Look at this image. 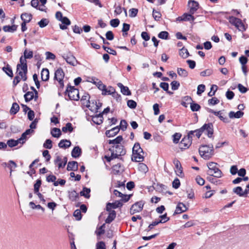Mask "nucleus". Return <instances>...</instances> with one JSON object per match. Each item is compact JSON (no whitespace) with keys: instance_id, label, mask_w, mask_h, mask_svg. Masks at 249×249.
<instances>
[{"instance_id":"nucleus-1","label":"nucleus","mask_w":249,"mask_h":249,"mask_svg":"<svg viewBox=\"0 0 249 249\" xmlns=\"http://www.w3.org/2000/svg\"><path fill=\"white\" fill-rule=\"evenodd\" d=\"M203 132H206L207 136L209 138H211L213 133V124L212 123L205 124L199 129L194 131H190L188 134L189 137L192 139L193 135H194V133H195V135L199 138Z\"/></svg>"},{"instance_id":"nucleus-2","label":"nucleus","mask_w":249,"mask_h":249,"mask_svg":"<svg viewBox=\"0 0 249 249\" xmlns=\"http://www.w3.org/2000/svg\"><path fill=\"white\" fill-rule=\"evenodd\" d=\"M144 152L139 142L135 143L132 149V160L136 162L142 161L144 159Z\"/></svg>"},{"instance_id":"nucleus-3","label":"nucleus","mask_w":249,"mask_h":249,"mask_svg":"<svg viewBox=\"0 0 249 249\" xmlns=\"http://www.w3.org/2000/svg\"><path fill=\"white\" fill-rule=\"evenodd\" d=\"M199 153L201 157L204 159H210L213 154V145H202L199 149Z\"/></svg>"},{"instance_id":"nucleus-4","label":"nucleus","mask_w":249,"mask_h":249,"mask_svg":"<svg viewBox=\"0 0 249 249\" xmlns=\"http://www.w3.org/2000/svg\"><path fill=\"white\" fill-rule=\"evenodd\" d=\"M217 164L215 162H210L207 164L209 170L207 173L208 175L213 176L215 178H220L222 177L223 173L217 167Z\"/></svg>"},{"instance_id":"nucleus-5","label":"nucleus","mask_w":249,"mask_h":249,"mask_svg":"<svg viewBox=\"0 0 249 249\" xmlns=\"http://www.w3.org/2000/svg\"><path fill=\"white\" fill-rule=\"evenodd\" d=\"M229 21L231 24L234 25L239 31H244L247 29V25L238 18L231 16L229 18Z\"/></svg>"},{"instance_id":"nucleus-6","label":"nucleus","mask_w":249,"mask_h":249,"mask_svg":"<svg viewBox=\"0 0 249 249\" xmlns=\"http://www.w3.org/2000/svg\"><path fill=\"white\" fill-rule=\"evenodd\" d=\"M67 93L70 100L78 101L79 99V90L74 87L68 85L65 91V94Z\"/></svg>"},{"instance_id":"nucleus-7","label":"nucleus","mask_w":249,"mask_h":249,"mask_svg":"<svg viewBox=\"0 0 249 249\" xmlns=\"http://www.w3.org/2000/svg\"><path fill=\"white\" fill-rule=\"evenodd\" d=\"M65 76L64 72L62 68L58 69L54 73V79L58 81L60 88L63 89L64 87L63 79Z\"/></svg>"},{"instance_id":"nucleus-8","label":"nucleus","mask_w":249,"mask_h":249,"mask_svg":"<svg viewBox=\"0 0 249 249\" xmlns=\"http://www.w3.org/2000/svg\"><path fill=\"white\" fill-rule=\"evenodd\" d=\"M109 150L113 152L114 155L118 158L119 156H124L126 153V150L122 145H116L110 148Z\"/></svg>"},{"instance_id":"nucleus-9","label":"nucleus","mask_w":249,"mask_h":249,"mask_svg":"<svg viewBox=\"0 0 249 249\" xmlns=\"http://www.w3.org/2000/svg\"><path fill=\"white\" fill-rule=\"evenodd\" d=\"M19 65H17V71L16 73L17 75L19 76L23 81H25L27 79V71L28 68L26 66L23 67V68H20Z\"/></svg>"},{"instance_id":"nucleus-10","label":"nucleus","mask_w":249,"mask_h":249,"mask_svg":"<svg viewBox=\"0 0 249 249\" xmlns=\"http://www.w3.org/2000/svg\"><path fill=\"white\" fill-rule=\"evenodd\" d=\"M144 203L142 201L137 202L133 204L130 209V213L131 215L141 212L143 208Z\"/></svg>"},{"instance_id":"nucleus-11","label":"nucleus","mask_w":249,"mask_h":249,"mask_svg":"<svg viewBox=\"0 0 249 249\" xmlns=\"http://www.w3.org/2000/svg\"><path fill=\"white\" fill-rule=\"evenodd\" d=\"M192 139L189 137L188 134L186 137L183 138L179 143V147L181 149L188 148L191 145Z\"/></svg>"},{"instance_id":"nucleus-12","label":"nucleus","mask_w":249,"mask_h":249,"mask_svg":"<svg viewBox=\"0 0 249 249\" xmlns=\"http://www.w3.org/2000/svg\"><path fill=\"white\" fill-rule=\"evenodd\" d=\"M189 13L194 14L199 8V3L193 0H190L188 1Z\"/></svg>"},{"instance_id":"nucleus-13","label":"nucleus","mask_w":249,"mask_h":249,"mask_svg":"<svg viewBox=\"0 0 249 249\" xmlns=\"http://www.w3.org/2000/svg\"><path fill=\"white\" fill-rule=\"evenodd\" d=\"M63 57L68 64L72 66H76L78 63L75 57L71 54H67Z\"/></svg>"},{"instance_id":"nucleus-14","label":"nucleus","mask_w":249,"mask_h":249,"mask_svg":"<svg viewBox=\"0 0 249 249\" xmlns=\"http://www.w3.org/2000/svg\"><path fill=\"white\" fill-rule=\"evenodd\" d=\"M173 163L175 164L177 169L176 171V174L180 177H183V173L182 171V167L180 161L178 160L175 159L173 161Z\"/></svg>"},{"instance_id":"nucleus-15","label":"nucleus","mask_w":249,"mask_h":249,"mask_svg":"<svg viewBox=\"0 0 249 249\" xmlns=\"http://www.w3.org/2000/svg\"><path fill=\"white\" fill-rule=\"evenodd\" d=\"M123 206L121 200L116 201L114 203H107L106 206V210L110 211L112 209H116Z\"/></svg>"},{"instance_id":"nucleus-16","label":"nucleus","mask_w":249,"mask_h":249,"mask_svg":"<svg viewBox=\"0 0 249 249\" xmlns=\"http://www.w3.org/2000/svg\"><path fill=\"white\" fill-rule=\"evenodd\" d=\"M193 14L185 13L182 16L178 17L177 18V21H194L195 18L193 16Z\"/></svg>"},{"instance_id":"nucleus-17","label":"nucleus","mask_w":249,"mask_h":249,"mask_svg":"<svg viewBox=\"0 0 249 249\" xmlns=\"http://www.w3.org/2000/svg\"><path fill=\"white\" fill-rule=\"evenodd\" d=\"M187 209L188 208L185 204H184L183 203L179 202L178 203L176 207L174 214H179L185 212L187 210Z\"/></svg>"},{"instance_id":"nucleus-18","label":"nucleus","mask_w":249,"mask_h":249,"mask_svg":"<svg viewBox=\"0 0 249 249\" xmlns=\"http://www.w3.org/2000/svg\"><path fill=\"white\" fill-rule=\"evenodd\" d=\"M207 111L209 112L212 113L214 114L215 116H217L219 117V118L221 121H222L223 122H224V123H228V122H229V120H228V118L224 117L223 116H222L221 115V111H215L213 110V109H212L211 108H207Z\"/></svg>"},{"instance_id":"nucleus-19","label":"nucleus","mask_w":249,"mask_h":249,"mask_svg":"<svg viewBox=\"0 0 249 249\" xmlns=\"http://www.w3.org/2000/svg\"><path fill=\"white\" fill-rule=\"evenodd\" d=\"M120 130V128L118 126H116L110 130H107L106 132V134L108 137H113L117 135Z\"/></svg>"},{"instance_id":"nucleus-20","label":"nucleus","mask_w":249,"mask_h":249,"mask_svg":"<svg viewBox=\"0 0 249 249\" xmlns=\"http://www.w3.org/2000/svg\"><path fill=\"white\" fill-rule=\"evenodd\" d=\"M123 166L121 163H117L112 167V173L115 175H118L123 171Z\"/></svg>"},{"instance_id":"nucleus-21","label":"nucleus","mask_w":249,"mask_h":249,"mask_svg":"<svg viewBox=\"0 0 249 249\" xmlns=\"http://www.w3.org/2000/svg\"><path fill=\"white\" fill-rule=\"evenodd\" d=\"M78 167L77 161H69L68 163L67 169L68 171H76L78 169Z\"/></svg>"},{"instance_id":"nucleus-22","label":"nucleus","mask_w":249,"mask_h":249,"mask_svg":"<svg viewBox=\"0 0 249 249\" xmlns=\"http://www.w3.org/2000/svg\"><path fill=\"white\" fill-rule=\"evenodd\" d=\"M60 21L62 22V24H60V28L63 30L67 29V26L71 24L70 20L66 17H64Z\"/></svg>"},{"instance_id":"nucleus-23","label":"nucleus","mask_w":249,"mask_h":249,"mask_svg":"<svg viewBox=\"0 0 249 249\" xmlns=\"http://www.w3.org/2000/svg\"><path fill=\"white\" fill-rule=\"evenodd\" d=\"M109 214L105 220L106 223H110L116 217V213L114 210L107 211Z\"/></svg>"},{"instance_id":"nucleus-24","label":"nucleus","mask_w":249,"mask_h":249,"mask_svg":"<svg viewBox=\"0 0 249 249\" xmlns=\"http://www.w3.org/2000/svg\"><path fill=\"white\" fill-rule=\"evenodd\" d=\"M118 86L121 89V92L125 95H131V92L127 87L124 86L122 83L117 84Z\"/></svg>"},{"instance_id":"nucleus-25","label":"nucleus","mask_w":249,"mask_h":249,"mask_svg":"<svg viewBox=\"0 0 249 249\" xmlns=\"http://www.w3.org/2000/svg\"><path fill=\"white\" fill-rule=\"evenodd\" d=\"M71 145V142L66 139L62 140L58 143V146L61 148H67Z\"/></svg>"},{"instance_id":"nucleus-26","label":"nucleus","mask_w":249,"mask_h":249,"mask_svg":"<svg viewBox=\"0 0 249 249\" xmlns=\"http://www.w3.org/2000/svg\"><path fill=\"white\" fill-rule=\"evenodd\" d=\"M41 77L42 80L47 81L49 79V71L48 69L44 68L41 72Z\"/></svg>"},{"instance_id":"nucleus-27","label":"nucleus","mask_w":249,"mask_h":249,"mask_svg":"<svg viewBox=\"0 0 249 249\" xmlns=\"http://www.w3.org/2000/svg\"><path fill=\"white\" fill-rule=\"evenodd\" d=\"M103 115L102 114H99L93 116L92 118L93 122L97 124H100L103 123Z\"/></svg>"},{"instance_id":"nucleus-28","label":"nucleus","mask_w":249,"mask_h":249,"mask_svg":"<svg viewBox=\"0 0 249 249\" xmlns=\"http://www.w3.org/2000/svg\"><path fill=\"white\" fill-rule=\"evenodd\" d=\"M102 91V94L103 95H111L115 91V89L111 86H108V87L106 86V88H104Z\"/></svg>"},{"instance_id":"nucleus-29","label":"nucleus","mask_w":249,"mask_h":249,"mask_svg":"<svg viewBox=\"0 0 249 249\" xmlns=\"http://www.w3.org/2000/svg\"><path fill=\"white\" fill-rule=\"evenodd\" d=\"M244 115V112L239 110L236 112L233 111H230L229 116L230 118H240Z\"/></svg>"},{"instance_id":"nucleus-30","label":"nucleus","mask_w":249,"mask_h":249,"mask_svg":"<svg viewBox=\"0 0 249 249\" xmlns=\"http://www.w3.org/2000/svg\"><path fill=\"white\" fill-rule=\"evenodd\" d=\"M193 101L192 98L189 96H185L182 98L181 105L185 107H187L189 104Z\"/></svg>"},{"instance_id":"nucleus-31","label":"nucleus","mask_w":249,"mask_h":249,"mask_svg":"<svg viewBox=\"0 0 249 249\" xmlns=\"http://www.w3.org/2000/svg\"><path fill=\"white\" fill-rule=\"evenodd\" d=\"M81 154V149L79 146H75L71 151V156L72 157L77 158L80 156Z\"/></svg>"},{"instance_id":"nucleus-32","label":"nucleus","mask_w":249,"mask_h":249,"mask_svg":"<svg viewBox=\"0 0 249 249\" xmlns=\"http://www.w3.org/2000/svg\"><path fill=\"white\" fill-rule=\"evenodd\" d=\"M24 97L26 102H28L33 99L35 100V94L33 91H28L24 94Z\"/></svg>"},{"instance_id":"nucleus-33","label":"nucleus","mask_w":249,"mask_h":249,"mask_svg":"<svg viewBox=\"0 0 249 249\" xmlns=\"http://www.w3.org/2000/svg\"><path fill=\"white\" fill-rule=\"evenodd\" d=\"M2 70L6 74L10 77H13V71L9 64H7L5 67L2 68Z\"/></svg>"},{"instance_id":"nucleus-34","label":"nucleus","mask_w":249,"mask_h":249,"mask_svg":"<svg viewBox=\"0 0 249 249\" xmlns=\"http://www.w3.org/2000/svg\"><path fill=\"white\" fill-rule=\"evenodd\" d=\"M179 54L183 58H186L189 55V53L187 49L182 47V48L179 50Z\"/></svg>"},{"instance_id":"nucleus-35","label":"nucleus","mask_w":249,"mask_h":249,"mask_svg":"<svg viewBox=\"0 0 249 249\" xmlns=\"http://www.w3.org/2000/svg\"><path fill=\"white\" fill-rule=\"evenodd\" d=\"M32 18V15L31 14L23 13L21 15V18L23 22H29Z\"/></svg>"},{"instance_id":"nucleus-36","label":"nucleus","mask_w":249,"mask_h":249,"mask_svg":"<svg viewBox=\"0 0 249 249\" xmlns=\"http://www.w3.org/2000/svg\"><path fill=\"white\" fill-rule=\"evenodd\" d=\"M123 139L122 136H119L113 140H110L108 141L109 144H113L116 145H119L121 142L123 141Z\"/></svg>"},{"instance_id":"nucleus-37","label":"nucleus","mask_w":249,"mask_h":249,"mask_svg":"<svg viewBox=\"0 0 249 249\" xmlns=\"http://www.w3.org/2000/svg\"><path fill=\"white\" fill-rule=\"evenodd\" d=\"M19 110V107L17 103H14L10 109V113L11 114H16Z\"/></svg>"},{"instance_id":"nucleus-38","label":"nucleus","mask_w":249,"mask_h":249,"mask_svg":"<svg viewBox=\"0 0 249 249\" xmlns=\"http://www.w3.org/2000/svg\"><path fill=\"white\" fill-rule=\"evenodd\" d=\"M51 133L52 135L55 138H59L61 135L60 129L55 127L52 129Z\"/></svg>"},{"instance_id":"nucleus-39","label":"nucleus","mask_w":249,"mask_h":249,"mask_svg":"<svg viewBox=\"0 0 249 249\" xmlns=\"http://www.w3.org/2000/svg\"><path fill=\"white\" fill-rule=\"evenodd\" d=\"M69 197L71 201H75L77 198L78 197V194L75 191L69 192Z\"/></svg>"},{"instance_id":"nucleus-40","label":"nucleus","mask_w":249,"mask_h":249,"mask_svg":"<svg viewBox=\"0 0 249 249\" xmlns=\"http://www.w3.org/2000/svg\"><path fill=\"white\" fill-rule=\"evenodd\" d=\"M233 192L239 196H244V191L240 186L236 187L233 189Z\"/></svg>"},{"instance_id":"nucleus-41","label":"nucleus","mask_w":249,"mask_h":249,"mask_svg":"<svg viewBox=\"0 0 249 249\" xmlns=\"http://www.w3.org/2000/svg\"><path fill=\"white\" fill-rule=\"evenodd\" d=\"M90 192V190L89 188L84 187L83 190L80 192V195L81 196H84L86 198H89L90 197L89 193Z\"/></svg>"},{"instance_id":"nucleus-42","label":"nucleus","mask_w":249,"mask_h":249,"mask_svg":"<svg viewBox=\"0 0 249 249\" xmlns=\"http://www.w3.org/2000/svg\"><path fill=\"white\" fill-rule=\"evenodd\" d=\"M62 130L65 133H66L68 131L71 132L73 131V127L71 124L70 123H67L66 126L62 127Z\"/></svg>"},{"instance_id":"nucleus-43","label":"nucleus","mask_w":249,"mask_h":249,"mask_svg":"<svg viewBox=\"0 0 249 249\" xmlns=\"http://www.w3.org/2000/svg\"><path fill=\"white\" fill-rule=\"evenodd\" d=\"M19 143L20 142L18 139L17 140L10 139L7 141L6 144L10 147H13L17 146Z\"/></svg>"},{"instance_id":"nucleus-44","label":"nucleus","mask_w":249,"mask_h":249,"mask_svg":"<svg viewBox=\"0 0 249 249\" xmlns=\"http://www.w3.org/2000/svg\"><path fill=\"white\" fill-rule=\"evenodd\" d=\"M41 180L40 179H37L36 181V183L34 184V193L35 194H37V193H39V188L41 186Z\"/></svg>"},{"instance_id":"nucleus-45","label":"nucleus","mask_w":249,"mask_h":249,"mask_svg":"<svg viewBox=\"0 0 249 249\" xmlns=\"http://www.w3.org/2000/svg\"><path fill=\"white\" fill-rule=\"evenodd\" d=\"M178 74L180 76L184 77H186L188 75V72L185 69L179 68L178 69Z\"/></svg>"},{"instance_id":"nucleus-46","label":"nucleus","mask_w":249,"mask_h":249,"mask_svg":"<svg viewBox=\"0 0 249 249\" xmlns=\"http://www.w3.org/2000/svg\"><path fill=\"white\" fill-rule=\"evenodd\" d=\"M190 107L192 111H197L200 109V106L196 103H191Z\"/></svg>"},{"instance_id":"nucleus-47","label":"nucleus","mask_w":249,"mask_h":249,"mask_svg":"<svg viewBox=\"0 0 249 249\" xmlns=\"http://www.w3.org/2000/svg\"><path fill=\"white\" fill-rule=\"evenodd\" d=\"M20 63L18 64L17 65H19L20 68H23V67L26 66L27 68V61L26 58H23V56H21L19 59Z\"/></svg>"},{"instance_id":"nucleus-48","label":"nucleus","mask_w":249,"mask_h":249,"mask_svg":"<svg viewBox=\"0 0 249 249\" xmlns=\"http://www.w3.org/2000/svg\"><path fill=\"white\" fill-rule=\"evenodd\" d=\"M43 147L47 149H51L53 147L52 141L50 139H47L43 144Z\"/></svg>"},{"instance_id":"nucleus-49","label":"nucleus","mask_w":249,"mask_h":249,"mask_svg":"<svg viewBox=\"0 0 249 249\" xmlns=\"http://www.w3.org/2000/svg\"><path fill=\"white\" fill-rule=\"evenodd\" d=\"M217 89V86L215 85H213L211 88L210 91L208 93V95L210 97L213 96Z\"/></svg>"},{"instance_id":"nucleus-50","label":"nucleus","mask_w":249,"mask_h":249,"mask_svg":"<svg viewBox=\"0 0 249 249\" xmlns=\"http://www.w3.org/2000/svg\"><path fill=\"white\" fill-rule=\"evenodd\" d=\"M172 89L177 90L180 86V83L177 81H173L171 83Z\"/></svg>"},{"instance_id":"nucleus-51","label":"nucleus","mask_w":249,"mask_h":249,"mask_svg":"<svg viewBox=\"0 0 249 249\" xmlns=\"http://www.w3.org/2000/svg\"><path fill=\"white\" fill-rule=\"evenodd\" d=\"M103 47L104 49L108 53L113 54L114 55H116L117 54V53L115 50L105 46H103Z\"/></svg>"},{"instance_id":"nucleus-52","label":"nucleus","mask_w":249,"mask_h":249,"mask_svg":"<svg viewBox=\"0 0 249 249\" xmlns=\"http://www.w3.org/2000/svg\"><path fill=\"white\" fill-rule=\"evenodd\" d=\"M17 166V164L13 160H10L7 167L10 169V175H11L12 172L13 171V168H15Z\"/></svg>"},{"instance_id":"nucleus-53","label":"nucleus","mask_w":249,"mask_h":249,"mask_svg":"<svg viewBox=\"0 0 249 249\" xmlns=\"http://www.w3.org/2000/svg\"><path fill=\"white\" fill-rule=\"evenodd\" d=\"M127 105L129 107L132 109H134L137 106V103L135 101L132 100H129L127 102Z\"/></svg>"},{"instance_id":"nucleus-54","label":"nucleus","mask_w":249,"mask_h":249,"mask_svg":"<svg viewBox=\"0 0 249 249\" xmlns=\"http://www.w3.org/2000/svg\"><path fill=\"white\" fill-rule=\"evenodd\" d=\"M49 21L46 18H43L38 22V24L41 28L45 27L48 25Z\"/></svg>"},{"instance_id":"nucleus-55","label":"nucleus","mask_w":249,"mask_h":249,"mask_svg":"<svg viewBox=\"0 0 249 249\" xmlns=\"http://www.w3.org/2000/svg\"><path fill=\"white\" fill-rule=\"evenodd\" d=\"M127 123L124 120H121L120 122V125L119 128L122 129L123 131H124L127 128Z\"/></svg>"},{"instance_id":"nucleus-56","label":"nucleus","mask_w":249,"mask_h":249,"mask_svg":"<svg viewBox=\"0 0 249 249\" xmlns=\"http://www.w3.org/2000/svg\"><path fill=\"white\" fill-rule=\"evenodd\" d=\"M33 56V53L32 51H29L27 53V50L25 49L24 52V57L26 59H31Z\"/></svg>"},{"instance_id":"nucleus-57","label":"nucleus","mask_w":249,"mask_h":249,"mask_svg":"<svg viewBox=\"0 0 249 249\" xmlns=\"http://www.w3.org/2000/svg\"><path fill=\"white\" fill-rule=\"evenodd\" d=\"M73 216L76 218V220H80L82 217L81 210H79L78 209L76 210L74 212Z\"/></svg>"},{"instance_id":"nucleus-58","label":"nucleus","mask_w":249,"mask_h":249,"mask_svg":"<svg viewBox=\"0 0 249 249\" xmlns=\"http://www.w3.org/2000/svg\"><path fill=\"white\" fill-rule=\"evenodd\" d=\"M181 134L179 133H176L173 135V142L175 143H178L181 137Z\"/></svg>"},{"instance_id":"nucleus-59","label":"nucleus","mask_w":249,"mask_h":249,"mask_svg":"<svg viewBox=\"0 0 249 249\" xmlns=\"http://www.w3.org/2000/svg\"><path fill=\"white\" fill-rule=\"evenodd\" d=\"M205 86L204 85L201 84L197 87V94L199 95H201L205 90Z\"/></svg>"},{"instance_id":"nucleus-60","label":"nucleus","mask_w":249,"mask_h":249,"mask_svg":"<svg viewBox=\"0 0 249 249\" xmlns=\"http://www.w3.org/2000/svg\"><path fill=\"white\" fill-rule=\"evenodd\" d=\"M219 103V100L216 97H213L208 100V104L211 105H215Z\"/></svg>"},{"instance_id":"nucleus-61","label":"nucleus","mask_w":249,"mask_h":249,"mask_svg":"<svg viewBox=\"0 0 249 249\" xmlns=\"http://www.w3.org/2000/svg\"><path fill=\"white\" fill-rule=\"evenodd\" d=\"M237 88L239 91L242 93H245L248 90V89L243 86L241 84H238Z\"/></svg>"},{"instance_id":"nucleus-62","label":"nucleus","mask_w":249,"mask_h":249,"mask_svg":"<svg viewBox=\"0 0 249 249\" xmlns=\"http://www.w3.org/2000/svg\"><path fill=\"white\" fill-rule=\"evenodd\" d=\"M180 181L178 178H175L172 182V186L175 189L178 188L180 186Z\"/></svg>"},{"instance_id":"nucleus-63","label":"nucleus","mask_w":249,"mask_h":249,"mask_svg":"<svg viewBox=\"0 0 249 249\" xmlns=\"http://www.w3.org/2000/svg\"><path fill=\"white\" fill-rule=\"evenodd\" d=\"M212 73V71L210 69H207L200 72V75L202 76H208L211 75Z\"/></svg>"},{"instance_id":"nucleus-64","label":"nucleus","mask_w":249,"mask_h":249,"mask_svg":"<svg viewBox=\"0 0 249 249\" xmlns=\"http://www.w3.org/2000/svg\"><path fill=\"white\" fill-rule=\"evenodd\" d=\"M96 249H106V245L103 241L98 242L96 245Z\"/></svg>"}]
</instances>
